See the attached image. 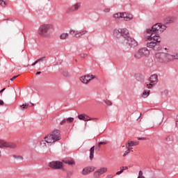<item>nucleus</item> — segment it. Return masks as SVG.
<instances>
[{"mask_svg": "<svg viewBox=\"0 0 178 178\" xmlns=\"http://www.w3.org/2000/svg\"><path fill=\"white\" fill-rule=\"evenodd\" d=\"M165 29V25L158 23L154 24L151 29H147V40L150 41L147 44V48L155 49L159 45L161 42L159 34L163 33Z\"/></svg>", "mask_w": 178, "mask_h": 178, "instance_id": "obj_1", "label": "nucleus"}, {"mask_svg": "<svg viewBox=\"0 0 178 178\" xmlns=\"http://www.w3.org/2000/svg\"><path fill=\"white\" fill-rule=\"evenodd\" d=\"M60 140H62V136H60V131H59V129H55L49 135L44 137V140H42L40 142V145H42V147H45V143L49 144L50 145H52V144L56 143V141H59Z\"/></svg>", "mask_w": 178, "mask_h": 178, "instance_id": "obj_2", "label": "nucleus"}, {"mask_svg": "<svg viewBox=\"0 0 178 178\" xmlns=\"http://www.w3.org/2000/svg\"><path fill=\"white\" fill-rule=\"evenodd\" d=\"M113 35L118 40L120 44H124V40L130 36L129 30L126 28L124 29H115L113 31Z\"/></svg>", "mask_w": 178, "mask_h": 178, "instance_id": "obj_3", "label": "nucleus"}, {"mask_svg": "<svg viewBox=\"0 0 178 178\" xmlns=\"http://www.w3.org/2000/svg\"><path fill=\"white\" fill-rule=\"evenodd\" d=\"M155 58L160 63H166V62H170L177 59V56L171 55L168 53L159 52L155 55Z\"/></svg>", "mask_w": 178, "mask_h": 178, "instance_id": "obj_4", "label": "nucleus"}, {"mask_svg": "<svg viewBox=\"0 0 178 178\" xmlns=\"http://www.w3.org/2000/svg\"><path fill=\"white\" fill-rule=\"evenodd\" d=\"M149 50L147 47H142L134 53V58L137 60L149 56Z\"/></svg>", "mask_w": 178, "mask_h": 178, "instance_id": "obj_5", "label": "nucleus"}, {"mask_svg": "<svg viewBox=\"0 0 178 178\" xmlns=\"http://www.w3.org/2000/svg\"><path fill=\"white\" fill-rule=\"evenodd\" d=\"M52 30V25L51 24H43L39 27L38 34L41 35V37H49V34H51V31Z\"/></svg>", "mask_w": 178, "mask_h": 178, "instance_id": "obj_6", "label": "nucleus"}, {"mask_svg": "<svg viewBox=\"0 0 178 178\" xmlns=\"http://www.w3.org/2000/svg\"><path fill=\"white\" fill-rule=\"evenodd\" d=\"M114 19H124V22L133 20L134 16L129 13H117L113 15Z\"/></svg>", "mask_w": 178, "mask_h": 178, "instance_id": "obj_7", "label": "nucleus"}, {"mask_svg": "<svg viewBox=\"0 0 178 178\" xmlns=\"http://www.w3.org/2000/svg\"><path fill=\"white\" fill-rule=\"evenodd\" d=\"M124 43H121L122 45H125L128 48H134L138 45V42L131 37H128L124 40Z\"/></svg>", "mask_w": 178, "mask_h": 178, "instance_id": "obj_8", "label": "nucleus"}, {"mask_svg": "<svg viewBox=\"0 0 178 178\" xmlns=\"http://www.w3.org/2000/svg\"><path fill=\"white\" fill-rule=\"evenodd\" d=\"M149 81H150V83L146 84V88L151 89L156 83H158V75L153 74L149 78Z\"/></svg>", "mask_w": 178, "mask_h": 178, "instance_id": "obj_9", "label": "nucleus"}, {"mask_svg": "<svg viewBox=\"0 0 178 178\" xmlns=\"http://www.w3.org/2000/svg\"><path fill=\"white\" fill-rule=\"evenodd\" d=\"M49 167L51 169H63V170H65V169H63V163H62L60 161H51L49 163Z\"/></svg>", "mask_w": 178, "mask_h": 178, "instance_id": "obj_10", "label": "nucleus"}, {"mask_svg": "<svg viewBox=\"0 0 178 178\" xmlns=\"http://www.w3.org/2000/svg\"><path fill=\"white\" fill-rule=\"evenodd\" d=\"M80 8H81V3L78 2L73 6L68 7L65 12L66 13H73L74 12H77Z\"/></svg>", "mask_w": 178, "mask_h": 178, "instance_id": "obj_11", "label": "nucleus"}, {"mask_svg": "<svg viewBox=\"0 0 178 178\" xmlns=\"http://www.w3.org/2000/svg\"><path fill=\"white\" fill-rule=\"evenodd\" d=\"M94 79H97V76H94V75L88 74V75L81 76L80 81L83 84H88V83H90V81H91V80H94Z\"/></svg>", "mask_w": 178, "mask_h": 178, "instance_id": "obj_12", "label": "nucleus"}, {"mask_svg": "<svg viewBox=\"0 0 178 178\" xmlns=\"http://www.w3.org/2000/svg\"><path fill=\"white\" fill-rule=\"evenodd\" d=\"M95 170V168L94 167H86L82 170V175L83 176H87L88 175H90L91 172H94Z\"/></svg>", "mask_w": 178, "mask_h": 178, "instance_id": "obj_13", "label": "nucleus"}, {"mask_svg": "<svg viewBox=\"0 0 178 178\" xmlns=\"http://www.w3.org/2000/svg\"><path fill=\"white\" fill-rule=\"evenodd\" d=\"M108 144V141L104 142H99L96 146H95V150L96 151H101V145H106Z\"/></svg>", "mask_w": 178, "mask_h": 178, "instance_id": "obj_14", "label": "nucleus"}, {"mask_svg": "<svg viewBox=\"0 0 178 178\" xmlns=\"http://www.w3.org/2000/svg\"><path fill=\"white\" fill-rule=\"evenodd\" d=\"M95 149V146H92L90 149V160L92 161L94 159V151Z\"/></svg>", "mask_w": 178, "mask_h": 178, "instance_id": "obj_15", "label": "nucleus"}, {"mask_svg": "<svg viewBox=\"0 0 178 178\" xmlns=\"http://www.w3.org/2000/svg\"><path fill=\"white\" fill-rule=\"evenodd\" d=\"M137 144H138L137 142L128 141V143L126 144V148H130V147H134L135 145H137Z\"/></svg>", "mask_w": 178, "mask_h": 178, "instance_id": "obj_16", "label": "nucleus"}, {"mask_svg": "<svg viewBox=\"0 0 178 178\" xmlns=\"http://www.w3.org/2000/svg\"><path fill=\"white\" fill-rule=\"evenodd\" d=\"M97 171L99 172V173L101 176V175H104V173H106V172H108V168H102L97 170Z\"/></svg>", "mask_w": 178, "mask_h": 178, "instance_id": "obj_17", "label": "nucleus"}, {"mask_svg": "<svg viewBox=\"0 0 178 178\" xmlns=\"http://www.w3.org/2000/svg\"><path fill=\"white\" fill-rule=\"evenodd\" d=\"M69 37V33H63L60 35V40H66Z\"/></svg>", "mask_w": 178, "mask_h": 178, "instance_id": "obj_18", "label": "nucleus"}, {"mask_svg": "<svg viewBox=\"0 0 178 178\" xmlns=\"http://www.w3.org/2000/svg\"><path fill=\"white\" fill-rule=\"evenodd\" d=\"M135 77L138 81H141V80L144 79V76H143V74H136Z\"/></svg>", "mask_w": 178, "mask_h": 178, "instance_id": "obj_19", "label": "nucleus"}, {"mask_svg": "<svg viewBox=\"0 0 178 178\" xmlns=\"http://www.w3.org/2000/svg\"><path fill=\"white\" fill-rule=\"evenodd\" d=\"M173 22H175V17H168V18H166L165 19V23L168 24L169 23H173Z\"/></svg>", "mask_w": 178, "mask_h": 178, "instance_id": "obj_20", "label": "nucleus"}, {"mask_svg": "<svg viewBox=\"0 0 178 178\" xmlns=\"http://www.w3.org/2000/svg\"><path fill=\"white\" fill-rule=\"evenodd\" d=\"M150 92H151V90H145L143 92V98H147V97H148V95H149Z\"/></svg>", "mask_w": 178, "mask_h": 178, "instance_id": "obj_21", "label": "nucleus"}, {"mask_svg": "<svg viewBox=\"0 0 178 178\" xmlns=\"http://www.w3.org/2000/svg\"><path fill=\"white\" fill-rule=\"evenodd\" d=\"M86 116H87V115H86V114H80L78 115V119H79V120H84V122H85Z\"/></svg>", "mask_w": 178, "mask_h": 178, "instance_id": "obj_22", "label": "nucleus"}, {"mask_svg": "<svg viewBox=\"0 0 178 178\" xmlns=\"http://www.w3.org/2000/svg\"><path fill=\"white\" fill-rule=\"evenodd\" d=\"M165 141L167 142V143H170V141H173V136H171V135H169V136H168L166 138H165Z\"/></svg>", "mask_w": 178, "mask_h": 178, "instance_id": "obj_23", "label": "nucleus"}, {"mask_svg": "<svg viewBox=\"0 0 178 178\" xmlns=\"http://www.w3.org/2000/svg\"><path fill=\"white\" fill-rule=\"evenodd\" d=\"M64 163H67V165H74V161H73L72 160H64L63 161Z\"/></svg>", "mask_w": 178, "mask_h": 178, "instance_id": "obj_24", "label": "nucleus"}, {"mask_svg": "<svg viewBox=\"0 0 178 178\" xmlns=\"http://www.w3.org/2000/svg\"><path fill=\"white\" fill-rule=\"evenodd\" d=\"M67 121V123H73L74 122V118H68L65 119Z\"/></svg>", "mask_w": 178, "mask_h": 178, "instance_id": "obj_25", "label": "nucleus"}, {"mask_svg": "<svg viewBox=\"0 0 178 178\" xmlns=\"http://www.w3.org/2000/svg\"><path fill=\"white\" fill-rule=\"evenodd\" d=\"M79 56L81 58V59H86V58L88 56V54L86 53H81V54H79Z\"/></svg>", "mask_w": 178, "mask_h": 178, "instance_id": "obj_26", "label": "nucleus"}, {"mask_svg": "<svg viewBox=\"0 0 178 178\" xmlns=\"http://www.w3.org/2000/svg\"><path fill=\"white\" fill-rule=\"evenodd\" d=\"M128 149L127 151H125V152L123 154V156H126L127 155H128V154H130V151H131V149H133V148H130V147H127Z\"/></svg>", "mask_w": 178, "mask_h": 178, "instance_id": "obj_27", "label": "nucleus"}, {"mask_svg": "<svg viewBox=\"0 0 178 178\" xmlns=\"http://www.w3.org/2000/svg\"><path fill=\"white\" fill-rule=\"evenodd\" d=\"M6 0H0L1 6H6Z\"/></svg>", "mask_w": 178, "mask_h": 178, "instance_id": "obj_28", "label": "nucleus"}, {"mask_svg": "<svg viewBox=\"0 0 178 178\" xmlns=\"http://www.w3.org/2000/svg\"><path fill=\"white\" fill-rule=\"evenodd\" d=\"M29 106H30L29 104H24L21 106V108H22V110L24 111V109H27Z\"/></svg>", "mask_w": 178, "mask_h": 178, "instance_id": "obj_29", "label": "nucleus"}, {"mask_svg": "<svg viewBox=\"0 0 178 178\" xmlns=\"http://www.w3.org/2000/svg\"><path fill=\"white\" fill-rule=\"evenodd\" d=\"M93 176L94 177L97 178L101 176V174H99V172L97 170L96 172H94Z\"/></svg>", "mask_w": 178, "mask_h": 178, "instance_id": "obj_30", "label": "nucleus"}, {"mask_svg": "<svg viewBox=\"0 0 178 178\" xmlns=\"http://www.w3.org/2000/svg\"><path fill=\"white\" fill-rule=\"evenodd\" d=\"M74 37L76 38H80V37H82L80 32L76 31V33L74 34Z\"/></svg>", "mask_w": 178, "mask_h": 178, "instance_id": "obj_31", "label": "nucleus"}, {"mask_svg": "<svg viewBox=\"0 0 178 178\" xmlns=\"http://www.w3.org/2000/svg\"><path fill=\"white\" fill-rule=\"evenodd\" d=\"M169 94V90H164L163 92H161V95H168Z\"/></svg>", "mask_w": 178, "mask_h": 178, "instance_id": "obj_32", "label": "nucleus"}, {"mask_svg": "<svg viewBox=\"0 0 178 178\" xmlns=\"http://www.w3.org/2000/svg\"><path fill=\"white\" fill-rule=\"evenodd\" d=\"M104 102L106 104H107L108 106H111V105H112V102H111V100H104Z\"/></svg>", "mask_w": 178, "mask_h": 178, "instance_id": "obj_33", "label": "nucleus"}, {"mask_svg": "<svg viewBox=\"0 0 178 178\" xmlns=\"http://www.w3.org/2000/svg\"><path fill=\"white\" fill-rule=\"evenodd\" d=\"M46 59H47V57L43 56V57H41L40 58L38 59L37 60H38V63H39V62H42V60H46Z\"/></svg>", "mask_w": 178, "mask_h": 178, "instance_id": "obj_34", "label": "nucleus"}, {"mask_svg": "<svg viewBox=\"0 0 178 178\" xmlns=\"http://www.w3.org/2000/svg\"><path fill=\"white\" fill-rule=\"evenodd\" d=\"M88 120H92V118H90L86 115V117L85 118V122H88Z\"/></svg>", "mask_w": 178, "mask_h": 178, "instance_id": "obj_35", "label": "nucleus"}, {"mask_svg": "<svg viewBox=\"0 0 178 178\" xmlns=\"http://www.w3.org/2000/svg\"><path fill=\"white\" fill-rule=\"evenodd\" d=\"M79 33H81V35L83 37V35H86V34H87V33H88V31H82Z\"/></svg>", "mask_w": 178, "mask_h": 178, "instance_id": "obj_36", "label": "nucleus"}, {"mask_svg": "<svg viewBox=\"0 0 178 178\" xmlns=\"http://www.w3.org/2000/svg\"><path fill=\"white\" fill-rule=\"evenodd\" d=\"M76 32H77V31L71 29V30L70 31V34H71V35H74V34H76Z\"/></svg>", "mask_w": 178, "mask_h": 178, "instance_id": "obj_37", "label": "nucleus"}, {"mask_svg": "<svg viewBox=\"0 0 178 178\" xmlns=\"http://www.w3.org/2000/svg\"><path fill=\"white\" fill-rule=\"evenodd\" d=\"M13 156L15 158V159H21L22 161L23 160V157L22 156L14 155Z\"/></svg>", "mask_w": 178, "mask_h": 178, "instance_id": "obj_38", "label": "nucleus"}, {"mask_svg": "<svg viewBox=\"0 0 178 178\" xmlns=\"http://www.w3.org/2000/svg\"><path fill=\"white\" fill-rule=\"evenodd\" d=\"M65 123H67V122L66 121V119L63 120L60 122V124H61V126H63V124H65Z\"/></svg>", "mask_w": 178, "mask_h": 178, "instance_id": "obj_39", "label": "nucleus"}, {"mask_svg": "<svg viewBox=\"0 0 178 178\" xmlns=\"http://www.w3.org/2000/svg\"><path fill=\"white\" fill-rule=\"evenodd\" d=\"M124 172V169H121L120 171L116 172L117 175H122V173Z\"/></svg>", "mask_w": 178, "mask_h": 178, "instance_id": "obj_40", "label": "nucleus"}, {"mask_svg": "<svg viewBox=\"0 0 178 178\" xmlns=\"http://www.w3.org/2000/svg\"><path fill=\"white\" fill-rule=\"evenodd\" d=\"M17 77H19V75L17 76H14L10 79V81H13L15 79H17Z\"/></svg>", "mask_w": 178, "mask_h": 178, "instance_id": "obj_41", "label": "nucleus"}, {"mask_svg": "<svg viewBox=\"0 0 178 178\" xmlns=\"http://www.w3.org/2000/svg\"><path fill=\"white\" fill-rule=\"evenodd\" d=\"M4 20H8L9 22H15V19H13V18H7Z\"/></svg>", "mask_w": 178, "mask_h": 178, "instance_id": "obj_42", "label": "nucleus"}, {"mask_svg": "<svg viewBox=\"0 0 178 178\" xmlns=\"http://www.w3.org/2000/svg\"><path fill=\"white\" fill-rule=\"evenodd\" d=\"M67 175L68 177H69V176H72V175H73V171H68V172H67Z\"/></svg>", "mask_w": 178, "mask_h": 178, "instance_id": "obj_43", "label": "nucleus"}, {"mask_svg": "<svg viewBox=\"0 0 178 178\" xmlns=\"http://www.w3.org/2000/svg\"><path fill=\"white\" fill-rule=\"evenodd\" d=\"M104 11L105 12V13H109V12H111V9H109V8H106V9H104Z\"/></svg>", "mask_w": 178, "mask_h": 178, "instance_id": "obj_44", "label": "nucleus"}, {"mask_svg": "<svg viewBox=\"0 0 178 178\" xmlns=\"http://www.w3.org/2000/svg\"><path fill=\"white\" fill-rule=\"evenodd\" d=\"M3 104H4L3 100L0 99V106H3Z\"/></svg>", "mask_w": 178, "mask_h": 178, "instance_id": "obj_45", "label": "nucleus"}, {"mask_svg": "<svg viewBox=\"0 0 178 178\" xmlns=\"http://www.w3.org/2000/svg\"><path fill=\"white\" fill-rule=\"evenodd\" d=\"M37 63H38V60H36L33 63H32V66H35V65H37Z\"/></svg>", "mask_w": 178, "mask_h": 178, "instance_id": "obj_46", "label": "nucleus"}, {"mask_svg": "<svg viewBox=\"0 0 178 178\" xmlns=\"http://www.w3.org/2000/svg\"><path fill=\"white\" fill-rule=\"evenodd\" d=\"M93 122H98V118H92Z\"/></svg>", "mask_w": 178, "mask_h": 178, "instance_id": "obj_47", "label": "nucleus"}, {"mask_svg": "<svg viewBox=\"0 0 178 178\" xmlns=\"http://www.w3.org/2000/svg\"><path fill=\"white\" fill-rule=\"evenodd\" d=\"M122 169H124V170H127V169H129V168L127 166H125V167H122Z\"/></svg>", "mask_w": 178, "mask_h": 178, "instance_id": "obj_48", "label": "nucleus"}, {"mask_svg": "<svg viewBox=\"0 0 178 178\" xmlns=\"http://www.w3.org/2000/svg\"><path fill=\"white\" fill-rule=\"evenodd\" d=\"M176 127H178V116H177V118Z\"/></svg>", "mask_w": 178, "mask_h": 178, "instance_id": "obj_49", "label": "nucleus"}, {"mask_svg": "<svg viewBox=\"0 0 178 178\" xmlns=\"http://www.w3.org/2000/svg\"><path fill=\"white\" fill-rule=\"evenodd\" d=\"M138 140H145V138H138Z\"/></svg>", "mask_w": 178, "mask_h": 178, "instance_id": "obj_50", "label": "nucleus"}, {"mask_svg": "<svg viewBox=\"0 0 178 178\" xmlns=\"http://www.w3.org/2000/svg\"><path fill=\"white\" fill-rule=\"evenodd\" d=\"M5 90H6V88H3V89L0 91V94H1V92H3Z\"/></svg>", "mask_w": 178, "mask_h": 178, "instance_id": "obj_51", "label": "nucleus"}, {"mask_svg": "<svg viewBox=\"0 0 178 178\" xmlns=\"http://www.w3.org/2000/svg\"><path fill=\"white\" fill-rule=\"evenodd\" d=\"M36 74H38H38H41V72H36Z\"/></svg>", "mask_w": 178, "mask_h": 178, "instance_id": "obj_52", "label": "nucleus"}, {"mask_svg": "<svg viewBox=\"0 0 178 178\" xmlns=\"http://www.w3.org/2000/svg\"><path fill=\"white\" fill-rule=\"evenodd\" d=\"M30 106H34V104H33V103H30Z\"/></svg>", "mask_w": 178, "mask_h": 178, "instance_id": "obj_53", "label": "nucleus"}, {"mask_svg": "<svg viewBox=\"0 0 178 178\" xmlns=\"http://www.w3.org/2000/svg\"><path fill=\"white\" fill-rule=\"evenodd\" d=\"M141 115H142V114L140 113V116H139V118H141Z\"/></svg>", "mask_w": 178, "mask_h": 178, "instance_id": "obj_54", "label": "nucleus"}, {"mask_svg": "<svg viewBox=\"0 0 178 178\" xmlns=\"http://www.w3.org/2000/svg\"><path fill=\"white\" fill-rule=\"evenodd\" d=\"M75 62H77V60H75Z\"/></svg>", "mask_w": 178, "mask_h": 178, "instance_id": "obj_55", "label": "nucleus"}]
</instances>
